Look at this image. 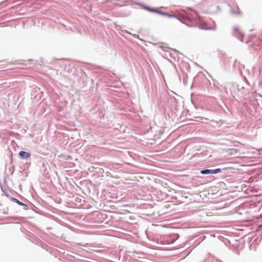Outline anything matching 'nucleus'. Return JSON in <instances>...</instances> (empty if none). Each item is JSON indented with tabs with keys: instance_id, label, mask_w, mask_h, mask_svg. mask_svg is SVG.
<instances>
[{
	"instance_id": "20e7f679",
	"label": "nucleus",
	"mask_w": 262,
	"mask_h": 262,
	"mask_svg": "<svg viewBox=\"0 0 262 262\" xmlns=\"http://www.w3.org/2000/svg\"><path fill=\"white\" fill-rule=\"evenodd\" d=\"M147 10H148L150 12H156V13H159L160 14L161 12L158 11V10H156L154 9H152V8H148V7H147L146 8Z\"/></svg>"
},
{
	"instance_id": "423d86ee",
	"label": "nucleus",
	"mask_w": 262,
	"mask_h": 262,
	"mask_svg": "<svg viewBox=\"0 0 262 262\" xmlns=\"http://www.w3.org/2000/svg\"><path fill=\"white\" fill-rule=\"evenodd\" d=\"M161 14H162V15H166L168 17H173V16L172 15H171V14H167V13H164V12H161L160 13Z\"/></svg>"
},
{
	"instance_id": "7ed1b4c3",
	"label": "nucleus",
	"mask_w": 262,
	"mask_h": 262,
	"mask_svg": "<svg viewBox=\"0 0 262 262\" xmlns=\"http://www.w3.org/2000/svg\"><path fill=\"white\" fill-rule=\"evenodd\" d=\"M233 30L234 33L236 35H238L239 34L241 36H243L242 33L239 28H234Z\"/></svg>"
},
{
	"instance_id": "6e6552de",
	"label": "nucleus",
	"mask_w": 262,
	"mask_h": 262,
	"mask_svg": "<svg viewBox=\"0 0 262 262\" xmlns=\"http://www.w3.org/2000/svg\"><path fill=\"white\" fill-rule=\"evenodd\" d=\"M261 227H262V224L259 226V228H261Z\"/></svg>"
},
{
	"instance_id": "39448f33",
	"label": "nucleus",
	"mask_w": 262,
	"mask_h": 262,
	"mask_svg": "<svg viewBox=\"0 0 262 262\" xmlns=\"http://www.w3.org/2000/svg\"><path fill=\"white\" fill-rule=\"evenodd\" d=\"M229 151H230V154L231 155H233V154H235L237 152V149H234V148H231V149H229Z\"/></svg>"
},
{
	"instance_id": "0eeeda50",
	"label": "nucleus",
	"mask_w": 262,
	"mask_h": 262,
	"mask_svg": "<svg viewBox=\"0 0 262 262\" xmlns=\"http://www.w3.org/2000/svg\"><path fill=\"white\" fill-rule=\"evenodd\" d=\"M15 202L19 205H23L24 204L20 202H19L18 200H17V199H15Z\"/></svg>"
},
{
	"instance_id": "f03ea898",
	"label": "nucleus",
	"mask_w": 262,
	"mask_h": 262,
	"mask_svg": "<svg viewBox=\"0 0 262 262\" xmlns=\"http://www.w3.org/2000/svg\"><path fill=\"white\" fill-rule=\"evenodd\" d=\"M19 155L23 159H27L30 157V153L24 151H20Z\"/></svg>"
},
{
	"instance_id": "f257e3e1",
	"label": "nucleus",
	"mask_w": 262,
	"mask_h": 262,
	"mask_svg": "<svg viewBox=\"0 0 262 262\" xmlns=\"http://www.w3.org/2000/svg\"><path fill=\"white\" fill-rule=\"evenodd\" d=\"M221 172V169L216 168L215 169H205L202 170L201 171V173L203 174H216Z\"/></svg>"
}]
</instances>
